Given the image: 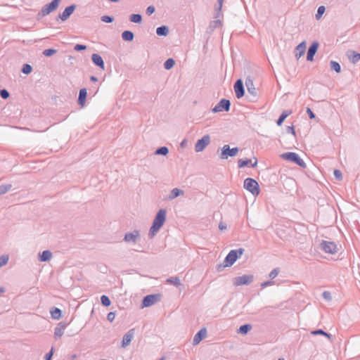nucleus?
Instances as JSON below:
<instances>
[{"label": "nucleus", "instance_id": "f257e3e1", "mask_svg": "<svg viewBox=\"0 0 360 360\" xmlns=\"http://www.w3.org/2000/svg\"><path fill=\"white\" fill-rule=\"evenodd\" d=\"M166 214L167 210L165 209L158 210L148 232L149 238H153L164 225L166 221Z\"/></svg>", "mask_w": 360, "mask_h": 360}, {"label": "nucleus", "instance_id": "f03ea898", "mask_svg": "<svg viewBox=\"0 0 360 360\" xmlns=\"http://www.w3.org/2000/svg\"><path fill=\"white\" fill-rule=\"evenodd\" d=\"M245 250L243 248H238L236 250H231L226 256L224 260L223 265H219L217 267L218 271H221L224 267L231 266L236 261L241 257Z\"/></svg>", "mask_w": 360, "mask_h": 360}, {"label": "nucleus", "instance_id": "7ed1b4c3", "mask_svg": "<svg viewBox=\"0 0 360 360\" xmlns=\"http://www.w3.org/2000/svg\"><path fill=\"white\" fill-rule=\"evenodd\" d=\"M60 1L61 0H53L50 3L44 5L40 11H39V13L37 14V19L39 20L46 15H48L51 12L56 11L58 8Z\"/></svg>", "mask_w": 360, "mask_h": 360}, {"label": "nucleus", "instance_id": "20e7f679", "mask_svg": "<svg viewBox=\"0 0 360 360\" xmlns=\"http://www.w3.org/2000/svg\"><path fill=\"white\" fill-rule=\"evenodd\" d=\"M281 158L283 160L293 162L302 168H306L307 165L300 155L294 152H287L281 155Z\"/></svg>", "mask_w": 360, "mask_h": 360}, {"label": "nucleus", "instance_id": "39448f33", "mask_svg": "<svg viewBox=\"0 0 360 360\" xmlns=\"http://www.w3.org/2000/svg\"><path fill=\"white\" fill-rule=\"evenodd\" d=\"M243 187L245 189L250 192L255 196L258 195L260 193L258 182L252 178H246L244 180Z\"/></svg>", "mask_w": 360, "mask_h": 360}, {"label": "nucleus", "instance_id": "423d86ee", "mask_svg": "<svg viewBox=\"0 0 360 360\" xmlns=\"http://www.w3.org/2000/svg\"><path fill=\"white\" fill-rule=\"evenodd\" d=\"M238 151L239 148L238 147L231 148L229 145H224L221 148L220 158L222 160H226L229 157H234L237 155Z\"/></svg>", "mask_w": 360, "mask_h": 360}, {"label": "nucleus", "instance_id": "0eeeda50", "mask_svg": "<svg viewBox=\"0 0 360 360\" xmlns=\"http://www.w3.org/2000/svg\"><path fill=\"white\" fill-rule=\"evenodd\" d=\"M160 294H150L145 296L142 300V307H148L160 301Z\"/></svg>", "mask_w": 360, "mask_h": 360}, {"label": "nucleus", "instance_id": "6e6552de", "mask_svg": "<svg viewBox=\"0 0 360 360\" xmlns=\"http://www.w3.org/2000/svg\"><path fill=\"white\" fill-rule=\"evenodd\" d=\"M254 281V276L252 274L243 275L240 276L235 277L233 280L235 286H240L243 285H249Z\"/></svg>", "mask_w": 360, "mask_h": 360}, {"label": "nucleus", "instance_id": "1a4fd4ad", "mask_svg": "<svg viewBox=\"0 0 360 360\" xmlns=\"http://www.w3.org/2000/svg\"><path fill=\"white\" fill-rule=\"evenodd\" d=\"M231 108V102L226 98H221L219 102L212 109L214 113L221 111L228 112Z\"/></svg>", "mask_w": 360, "mask_h": 360}, {"label": "nucleus", "instance_id": "9d476101", "mask_svg": "<svg viewBox=\"0 0 360 360\" xmlns=\"http://www.w3.org/2000/svg\"><path fill=\"white\" fill-rule=\"evenodd\" d=\"M319 247L326 253L334 254L338 251L337 245L334 242L322 240Z\"/></svg>", "mask_w": 360, "mask_h": 360}, {"label": "nucleus", "instance_id": "9b49d317", "mask_svg": "<svg viewBox=\"0 0 360 360\" xmlns=\"http://www.w3.org/2000/svg\"><path fill=\"white\" fill-rule=\"evenodd\" d=\"M210 143V137L208 134L198 139L195 145V150L197 153L202 151Z\"/></svg>", "mask_w": 360, "mask_h": 360}, {"label": "nucleus", "instance_id": "f8f14e48", "mask_svg": "<svg viewBox=\"0 0 360 360\" xmlns=\"http://www.w3.org/2000/svg\"><path fill=\"white\" fill-rule=\"evenodd\" d=\"M141 239L140 232L134 230L132 232H128L124 234V240L129 243H136Z\"/></svg>", "mask_w": 360, "mask_h": 360}, {"label": "nucleus", "instance_id": "ddd939ff", "mask_svg": "<svg viewBox=\"0 0 360 360\" xmlns=\"http://www.w3.org/2000/svg\"><path fill=\"white\" fill-rule=\"evenodd\" d=\"M76 7L77 6L75 4H72L70 6H67L64 11H63L62 13H60L58 15V18L62 20V21H65L67 20L70 16L73 13V12L75 11V10L76 9Z\"/></svg>", "mask_w": 360, "mask_h": 360}, {"label": "nucleus", "instance_id": "4468645a", "mask_svg": "<svg viewBox=\"0 0 360 360\" xmlns=\"http://www.w3.org/2000/svg\"><path fill=\"white\" fill-rule=\"evenodd\" d=\"M236 96L237 98H242L245 94V89L243 81L238 79L233 85Z\"/></svg>", "mask_w": 360, "mask_h": 360}, {"label": "nucleus", "instance_id": "2eb2a0df", "mask_svg": "<svg viewBox=\"0 0 360 360\" xmlns=\"http://www.w3.org/2000/svg\"><path fill=\"white\" fill-rule=\"evenodd\" d=\"M319 44L318 41H314L311 43V44L309 46L307 53V60L308 61H313L314 57L317 52V50L319 49Z\"/></svg>", "mask_w": 360, "mask_h": 360}, {"label": "nucleus", "instance_id": "dca6fc26", "mask_svg": "<svg viewBox=\"0 0 360 360\" xmlns=\"http://www.w3.org/2000/svg\"><path fill=\"white\" fill-rule=\"evenodd\" d=\"M245 85L248 94H250L252 96V98H251L250 100H255L257 98V92L256 88L254 86L253 81L250 78H247L245 80Z\"/></svg>", "mask_w": 360, "mask_h": 360}, {"label": "nucleus", "instance_id": "f3484780", "mask_svg": "<svg viewBox=\"0 0 360 360\" xmlns=\"http://www.w3.org/2000/svg\"><path fill=\"white\" fill-rule=\"evenodd\" d=\"M134 335V328L130 329L122 338V347H127L131 342Z\"/></svg>", "mask_w": 360, "mask_h": 360}, {"label": "nucleus", "instance_id": "a211bd4d", "mask_svg": "<svg viewBox=\"0 0 360 360\" xmlns=\"http://www.w3.org/2000/svg\"><path fill=\"white\" fill-rule=\"evenodd\" d=\"M207 330L205 328H201L193 337V345L199 344L206 336Z\"/></svg>", "mask_w": 360, "mask_h": 360}, {"label": "nucleus", "instance_id": "6ab92c4d", "mask_svg": "<svg viewBox=\"0 0 360 360\" xmlns=\"http://www.w3.org/2000/svg\"><path fill=\"white\" fill-rule=\"evenodd\" d=\"M257 165V160L255 158V162L252 163V160L250 159H240L238 160V167L239 168H243L247 166L250 165L251 167H255Z\"/></svg>", "mask_w": 360, "mask_h": 360}, {"label": "nucleus", "instance_id": "aec40b11", "mask_svg": "<svg viewBox=\"0 0 360 360\" xmlns=\"http://www.w3.org/2000/svg\"><path fill=\"white\" fill-rule=\"evenodd\" d=\"M91 60L93 63L102 70L105 69V63L102 57L98 53H94L91 56Z\"/></svg>", "mask_w": 360, "mask_h": 360}, {"label": "nucleus", "instance_id": "412c9836", "mask_svg": "<svg viewBox=\"0 0 360 360\" xmlns=\"http://www.w3.org/2000/svg\"><path fill=\"white\" fill-rule=\"evenodd\" d=\"M346 55L353 64H356L360 60V53L355 51L348 50Z\"/></svg>", "mask_w": 360, "mask_h": 360}, {"label": "nucleus", "instance_id": "4be33fe9", "mask_svg": "<svg viewBox=\"0 0 360 360\" xmlns=\"http://www.w3.org/2000/svg\"><path fill=\"white\" fill-rule=\"evenodd\" d=\"M87 96V90L85 88L81 89L79 92V96L77 99L78 104L83 107L86 103Z\"/></svg>", "mask_w": 360, "mask_h": 360}, {"label": "nucleus", "instance_id": "5701e85b", "mask_svg": "<svg viewBox=\"0 0 360 360\" xmlns=\"http://www.w3.org/2000/svg\"><path fill=\"white\" fill-rule=\"evenodd\" d=\"M66 326L67 325L65 323L60 322L54 329V337L56 338H60L63 335Z\"/></svg>", "mask_w": 360, "mask_h": 360}, {"label": "nucleus", "instance_id": "b1692460", "mask_svg": "<svg viewBox=\"0 0 360 360\" xmlns=\"http://www.w3.org/2000/svg\"><path fill=\"white\" fill-rule=\"evenodd\" d=\"M52 256V252L50 250H44L39 254V260L40 262H48L51 259Z\"/></svg>", "mask_w": 360, "mask_h": 360}, {"label": "nucleus", "instance_id": "393cba45", "mask_svg": "<svg viewBox=\"0 0 360 360\" xmlns=\"http://www.w3.org/2000/svg\"><path fill=\"white\" fill-rule=\"evenodd\" d=\"M184 194V191L183 190L178 188H174L171 191L169 195L167 197V199L171 200L180 195H183Z\"/></svg>", "mask_w": 360, "mask_h": 360}, {"label": "nucleus", "instance_id": "a878e982", "mask_svg": "<svg viewBox=\"0 0 360 360\" xmlns=\"http://www.w3.org/2000/svg\"><path fill=\"white\" fill-rule=\"evenodd\" d=\"M306 50V44L305 41H302L300 44H299L296 47V51H298V53H296L295 57L297 58H300L302 56H303L305 53Z\"/></svg>", "mask_w": 360, "mask_h": 360}, {"label": "nucleus", "instance_id": "bb28decb", "mask_svg": "<svg viewBox=\"0 0 360 360\" xmlns=\"http://www.w3.org/2000/svg\"><path fill=\"white\" fill-rule=\"evenodd\" d=\"M51 318L55 320H59L62 316V311L58 307H53L50 310Z\"/></svg>", "mask_w": 360, "mask_h": 360}, {"label": "nucleus", "instance_id": "cd10ccee", "mask_svg": "<svg viewBox=\"0 0 360 360\" xmlns=\"http://www.w3.org/2000/svg\"><path fill=\"white\" fill-rule=\"evenodd\" d=\"M169 33V27L166 25H162L156 29V34L160 37H166Z\"/></svg>", "mask_w": 360, "mask_h": 360}, {"label": "nucleus", "instance_id": "c85d7f7f", "mask_svg": "<svg viewBox=\"0 0 360 360\" xmlns=\"http://www.w3.org/2000/svg\"><path fill=\"white\" fill-rule=\"evenodd\" d=\"M292 113L291 110H284L279 116L278 119L276 121V124L278 126H281L284 120L286 119L288 116H289Z\"/></svg>", "mask_w": 360, "mask_h": 360}, {"label": "nucleus", "instance_id": "c756f323", "mask_svg": "<svg viewBox=\"0 0 360 360\" xmlns=\"http://www.w3.org/2000/svg\"><path fill=\"white\" fill-rule=\"evenodd\" d=\"M122 38L125 41H131L134 38V34L131 31L125 30L122 33Z\"/></svg>", "mask_w": 360, "mask_h": 360}, {"label": "nucleus", "instance_id": "7c9ffc66", "mask_svg": "<svg viewBox=\"0 0 360 360\" xmlns=\"http://www.w3.org/2000/svg\"><path fill=\"white\" fill-rule=\"evenodd\" d=\"M252 326L250 323L242 325L238 329V333L242 335H246L251 329Z\"/></svg>", "mask_w": 360, "mask_h": 360}, {"label": "nucleus", "instance_id": "2f4dec72", "mask_svg": "<svg viewBox=\"0 0 360 360\" xmlns=\"http://www.w3.org/2000/svg\"><path fill=\"white\" fill-rule=\"evenodd\" d=\"M166 282L169 284H172L176 287H179L181 285L180 279L177 276L170 277L167 279Z\"/></svg>", "mask_w": 360, "mask_h": 360}, {"label": "nucleus", "instance_id": "473e14b6", "mask_svg": "<svg viewBox=\"0 0 360 360\" xmlns=\"http://www.w3.org/2000/svg\"><path fill=\"white\" fill-rule=\"evenodd\" d=\"M169 153V149L166 146H161L156 149L155 155H167Z\"/></svg>", "mask_w": 360, "mask_h": 360}, {"label": "nucleus", "instance_id": "72a5a7b5", "mask_svg": "<svg viewBox=\"0 0 360 360\" xmlns=\"http://www.w3.org/2000/svg\"><path fill=\"white\" fill-rule=\"evenodd\" d=\"M129 20L134 23H141L142 22V16L141 14H131L129 16Z\"/></svg>", "mask_w": 360, "mask_h": 360}, {"label": "nucleus", "instance_id": "f704fd0d", "mask_svg": "<svg viewBox=\"0 0 360 360\" xmlns=\"http://www.w3.org/2000/svg\"><path fill=\"white\" fill-rule=\"evenodd\" d=\"M330 68L333 70H334L335 72L340 73L341 72V66L339 64V63H338L335 60H331L330 62Z\"/></svg>", "mask_w": 360, "mask_h": 360}, {"label": "nucleus", "instance_id": "c9c22d12", "mask_svg": "<svg viewBox=\"0 0 360 360\" xmlns=\"http://www.w3.org/2000/svg\"><path fill=\"white\" fill-rule=\"evenodd\" d=\"M174 65H175L174 60L173 58H168L164 63V68L166 70H170L174 67Z\"/></svg>", "mask_w": 360, "mask_h": 360}, {"label": "nucleus", "instance_id": "e433bc0d", "mask_svg": "<svg viewBox=\"0 0 360 360\" xmlns=\"http://www.w3.org/2000/svg\"><path fill=\"white\" fill-rule=\"evenodd\" d=\"M12 188L11 184H4L0 185V195H4L8 191H9Z\"/></svg>", "mask_w": 360, "mask_h": 360}, {"label": "nucleus", "instance_id": "4c0bfd02", "mask_svg": "<svg viewBox=\"0 0 360 360\" xmlns=\"http://www.w3.org/2000/svg\"><path fill=\"white\" fill-rule=\"evenodd\" d=\"M223 1H224V0H218L217 1L218 6L215 8V15H214L215 18H217L219 17V15L221 13V8H222Z\"/></svg>", "mask_w": 360, "mask_h": 360}, {"label": "nucleus", "instance_id": "58836bf2", "mask_svg": "<svg viewBox=\"0 0 360 360\" xmlns=\"http://www.w3.org/2000/svg\"><path fill=\"white\" fill-rule=\"evenodd\" d=\"M101 302L104 307H109L111 304V301L107 295H103L101 297Z\"/></svg>", "mask_w": 360, "mask_h": 360}, {"label": "nucleus", "instance_id": "ea45409f", "mask_svg": "<svg viewBox=\"0 0 360 360\" xmlns=\"http://www.w3.org/2000/svg\"><path fill=\"white\" fill-rule=\"evenodd\" d=\"M311 333L312 335H324L328 338H330L331 337V335L330 333H328L326 332H325L322 329H317V330H314L313 331L311 332Z\"/></svg>", "mask_w": 360, "mask_h": 360}, {"label": "nucleus", "instance_id": "a19ab883", "mask_svg": "<svg viewBox=\"0 0 360 360\" xmlns=\"http://www.w3.org/2000/svg\"><path fill=\"white\" fill-rule=\"evenodd\" d=\"M325 11H326L325 6H320L318 8L317 12L316 13V18L317 20H319L322 17V15L324 13Z\"/></svg>", "mask_w": 360, "mask_h": 360}, {"label": "nucleus", "instance_id": "79ce46f5", "mask_svg": "<svg viewBox=\"0 0 360 360\" xmlns=\"http://www.w3.org/2000/svg\"><path fill=\"white\" fill-rule=\"evenodd\" d=\"M21 71L25 75H29L32 71V67L29 64H24Z\"/></svg>", "mask_w": 360, "mask_h": 360}, {"label": "nucleus", "instance_id": "37998d69", "mask_svg": "<svg viewBox=\"0 0 360 360\" xmlns=\"http://www.w3.org/2000/svg\"><path fill=\"white\" fill-rule=\"evenodd\" d=\"M9 259L8 255H3L0 257V268L6 265Z\"/></svg>", "mask_w": 360, "mask_h": 360}, {"label": "nucleus", "instance_id": "c03bdc74", "mask_svg": "<svg viewBox=\"0 0 360 360\" xmlns=\"http://www.w3.org/2000/svg\"><path fill=\"white\" fill-rule=\"evenodd\" d=\"M57 52V50L56 49H45L44 51H43V55L46 56V57H51V56H53V54H55Z\"/></svg>", "mask_w": 360, "mask_h": 360}, {"label": "nucleus", "instance_id": "a18cd8bd", "mask_svg": "<svg viewBox=\"0 0 360 360\" xmlns=\"http://www.w3.org/2000/svg\"><path fill=\"white\" fill-rule=\"evenodd\" d=\"M280 269L278 267H276L269 273V277L271 278V280H273L278 275Z\"/></svg>", "mask_w": 360, "mask_h": 360}, {"label": "nucleus", "instance_id": "49530a36", "mask_svg": "<svg viewBox=\"0 0 360 360\" xmlns=\"http://www.w3.org/2000/svg\"><path fill=\"white\" fill-rule=\"evenodd\" d=\"M101 21L106 23H111L114 21V18L110 15H103L101 17Z\"/></svg>", "mask_w": 360, "mask_h": 360}, {"label": "nucleus", "instance_id": "de8ad7c7", "mask_svg": "<svg viewBox=\"0 0 360 360\" xmlns=\"http://www.w3.org/2000/svg\"><path fill=\"white\" fill-rule=\"evenodd\" d=\"M333 174H334L335 178L337 180H338V181L342 180V174L340 170L335 169L333 172Z\"/></svg>", "mask_w": 360, "mask_h": 360}, {"label": "nucleus", "instance_id": "09e8293b", "mask_svg": "<svg viewBox=\"0 0 360 360\" xmlns=\"http://www.w3.org/2000/svg\"><path fill=\"white\" fill-rule=\"evenodd\" d=\"M9 96H10V94H9V92L6 89H3L0 90V96L3 99L8 98L9 97Z\"/></svg>", "mask_w": 360, "mask_h": 360}, {"label": "nucleus", "instance_id": "8fccbe9b", "mask_svg": "<svg viewBox=\"0 0 360 360\" xmlns=\"http://www.w3.org/2000/svg\"><path fill=\"white\" fill-rule=\"evenodd\" d=\"M74 49L77 51H84L86 49V45H83V44H77L75 47H74Z\"/></svg>", "mask_w": 360, "mask_h": 360}, {"label": "nucleus", "instance_id": "3c124183", "mask_svg": "<svg viewBox=\"0 0 360 360\" xmlns=\"http://www.w3.org/2000/svg\"><path fill=\"white\" fill-rule=\"evenodd\" d=\"M286 131L288 134H292L295 137L296 136V131L293 125L288 126L286 129Z\"/></svg>", "mask_w": 360, "mask_h": 360}, {"label": "nucleus", "instance_id": "603ef678", "mask_svg": "<svg viewBox=\"0 0 360 360\" xmlns=\"http://www.w3.org/2000/svg\"><path fill=\"white\" fill-rule=\"evenodd\" d=\"M53 352H54V349H53V347H51V350L47 354H46L45 360H51L53 355Z\"/></svg>", "mask_w": 360, "mask_h": 360}, {"label": "nucleus", "instance_id": "864d4df0", "mask_svg": "<svg viewBox=\"0 0 360 360\" xmlns=\"http://www.w3.org/2000/svg\"><path fill=\"white\" fill-rule=\"evenodd\" d=\"M274 283H275V281H272V280H271V281H264V282L262 283V284H261V287H262V288H266V287H267V286L272 285H274Z\"/></svg>", "mask_w": 360, "mask_h": 360}, {"label": "nucleus", "instance_id": "5fc2aeb1", "mask_svg": "<svg viewBox=\"0 0 360 360\" xmlns=\"http://www.w3.org/2000/svg\"><path fill=\"white\" fill-rule=\"evenodd\" d=\"M155 11V8L153 6H149L146 8V14L148 15H152Z\"/></svg>", "mask_w": 360, "mask_h": 360}, {"label": "nucleus", "instance_id": "6e6d98bb", "mask_svg": "<svg viewBox=\"0 0 360 360\" xmlns=\"http://www.w3.org/2000/svg\"><path fill=\"white\" fill-rule=\"evenodd\" d=\"M307 113L309 116V117L312 120V119H314L316 118V115L315 113L311 110V108H307Z\"/></svg>", "mask_w": 360, "mask_h": 360}, {"label": "nucleus", "instance_id": "4d7b16f0", "mask_svg": "<svg viewBox=\"0 0 360 360\" xmlns=\"http://www.w3.org/2000/svg\"><path fill=\"white\" fill-rule=\"evenodd\" d=\"M323 297L326 300H331L332 297L329 291H324L322 294Z\"/></svg>", "mask_w": 360, "mask_h": 360}, {"label": "nucleus", "instance_id": "13d9d810", "mask_svg": "<svg viewBox=\"0 0 360 360\" xmlns=\"http://www.w3.org/2000/svg\"><path fill=\"white\" fill-rule=\"evenodd\" d=\"M115 318V312L110 311L107 315V319L110 322H112L114 321Z\"/></svg>", "mask_w": 360, "mask_h": 360}, {"label": "nucleus", "instance_id": "bf43d9fd", "mask_svg": "<svg viewBox=\"0 0 360 360\" xmlns=\"http://www.w3.org/2000/svg\"><path fill=\"white\" fill-rule=\"evenodd\" d=\"M219 229L221 231L226 230V225L223 224L222 222H221L219 224Z\"/></svg>", "mask_w": 360, "mask_h": 360}, {"label": "nucleus", "instance_id": "052dcab7", "mask_svg": "<svg viewBox=\"0 0 360 360\" xmlns=\"http://www.w3.org/2000/svg\"><path fill=\"white\" fill-rule=\"evenodd\" d=\"M213 22L215 24V26H217V25H221V22L219 20H214Z\"/></svg>", "mask_w": 360, "mask_h": 360}, {"label": "nucleus", "instance_id": "680f3d73", "mask_svg": "<svg viewBox=\"0 0 360 360\" xmlns=\"http://www.w3.org/2000/svg\"><path fill=\"white\" fill-rule=\"evenodd\" d=\"M90 79H91V81H93V82H96L98 80L97 77L95 76H91L90 77Z\"/></svg>", "mask_w": 360, "mask_h": 360}, {"label": "nucleus", "instance_id": "e2e57ef3", "mask_svg": "<svg viewBox=\"0 0 360 360\" xmlns=\"http://www.w3.org/2000/svg\"><path fill=\"white\" fill-rule=\"evenodd\" d=\"M186 140L182 141L181 143V147H184V146L186 144Z\"/></svg>", "mask_w": 360, "mask_h": 360}, {"label": "nucleus", "instance_id": "0e129e2a", "mask_svg": "<svg viewBox=\"0 0 360 360\" xmlns=\"http://www.w3.org/2000/svg\"><path fill=\"white\" fill-rule=\"evenodd\" d=\"M4 292V289L1 287H0V293L1 292Z\"/></svg>", "mask_w": 360, "mask_h": 360}, {"label": "nucleus", "instance_id": "69168bd1", "mask_svg": "<svg viewBox=\"0 0 360 360\" xmlns=\"http://www.w3.org/2000/svg\"><path fill=\"white\" fill-rule=\"evenodd\" d=\"M159 360H165V357H164V356H162V357H161Z\"/></svg>", "mask_w": 360, "mask_h": 360}, {"label": "nucleus", "instance_id": "338daca9", "mask_svg": "<svg viewBox=\"0 0 360 360\" xmlns=\"http://www.w3.org/2000/svg\"><path fill=\"white\" fill-rule=\"evenodd\" d=\"M278 360H285V359H281H281H278Z\"/></svg>", "mask_w": 360, "mask_h": 360}]
</instances>
